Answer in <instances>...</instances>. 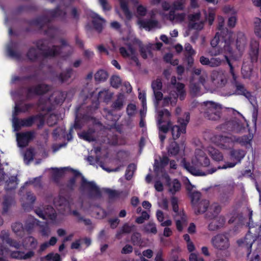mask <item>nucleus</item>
<instances>
[{
    "instance_id": "1",
    "label": "nucleus",
    "mask_w": 261,
    "mask_h": 261,
    "mask_svg": "<svg viewBox=\"0 0 261 261\" xmlns=\"http://www.w3.org/2000/svg\"><path fill=\"white\" fill-rule=\"evenodd\" d=\"M162 86L161 80L159 79L153 81L151 84V87L155 98L154 106L158 113L156 121L161 146L163 145V109L160 108V102L163 98V94L160 90L162 89Z\"/></svg>"
},
{
    "instance_id": "2",
    "label": "nucleus",
    "mask_w": 261,
    "mask_h": 261,
    "mask_svg": "<svg viewBox=\"0 0 261 261\" xmlns=\"http://www.w3.org/2000/svg\"><path fill=\"white\" fill-rule=\"evenodd\" d=\"M74 174L75 179L78 176H81V181L79 187V191L82 194H86L90 199H98L102 197V192L100 188L94 181H88L77 170L71 169Z\"/></svg>"
},
{
    "instance_id": "3",
    "label": "nucleus",
    "mask_w": 261,
    "mask_h": 261,
    "mask_svg": "<svg viewBox=\"0 0 261 261\" xmlns=\"http://www.w3.org/2000/svg\"><path fill=\"white\" fill-rule=\"evenodd\" d=\"M171 115L170 113L167 110L164 109V118H168ZM190 120V113L186 112L184 117H180L178 119V122L180 125H172L170 120L166 121L164 120V134L168 132H171L172 138L174 140L177 139L181 134H185L186 132V126Z\"/></svg>"
},
{
    "instance_id": "4",
    "label": "nucleus",
    "mask_w": 261,
    "mask_h": 261,
    "mask_svg": "<svg viewBox=\"0 0 261 261\" xmlns=\"http://www.w3.org/2000/svg\"><path fill=\"white\" fill-rule=\"evenodd\" d=\"M166 92L168 95L164 96V106L169 103L174 105L176 103L178 97L180 100H182L186 95L185 85L177 83L175 76L172 77L170 84L167 86Z\"/></svg>"
},
{
    "instance_id": "5",
    "label": "nucleus",
    "mask_w": 261,
    "mask_h": 261,
    "mask_svg": "<svg viewBox=\"0 0 261 261\" xmlns=\"http://www.w3.org/2000/svg\"><path fill=\"white\" fill-rule=\"evenodd\" d=\"M60 49L59 46L54 45L46 50L39 52L35 47L31 46L28 49L25 56L30 62H39L40 66H42L43 59L56 57L60 53Z\"/></svg>"
},
{
    "instance_id": "6",
    "label": "nucleus",
    "mask_w": 261,
    "mask_h": 261,
    "mask_svg": "<svg viewBox=\"0 0 261 261\" xmlns=\"http://www.w3.org/2000/svg\"><path fill=\"white\" fill-rule=\"evenodd\" d=\"M181 187V183L178 179H172L168 174L164 173V190L170 197L173 210L176 213H178V200L175 194L180 191Z\"/></svg>"
},
{
    "instance_id": "7",
    "label": "nucleus",
    "mask_w": 261,
    "mask_h": 261,
    "mask_svg": "<svg viewBox=\"0 0 261 261\" xmlns=\"http://www.w3.org/2000/svg\"><path fill=\"white\" fill-rule=\"evenodd\" d=\"M45 115L42 113H39L36 115H31L26 118L19 119L14 118L13 119V126L15 130H19L21 127H29L32 126L36 122L37 127L41 129L45 124Z\"/></svg>"
},
{
    "instance_id": "8",
    "label": "nucleus",
    "mask_w": 261,
    "mask_h": 261,
    "mask_svg": "<svg viewBox=\"0 0 261 261\" xmlns=\"http://www.w3.org/2000/svg\"><path fill=\"white\" fill-rule=\"evenodd\" d=\"M202 106L205 118L215 121L220 119L222 111L221 105L212 101H206L203 102Z\"/></svg>"
},
{
    "instance_id": "9",
    "label": "nucleus",
    "mask_w": 261,
    "mask_h": 261,
    "mask_svg": "<svg viewBox=\"0 0 261 261\" xmlns=\"http://www.w3.org/2000/svg\"><path fill=\"white\" fill-rule=\"evenodd\" d=\"M51 87L45 83H40L24 88V96L27 100H31L36 96H42L47 93Z\"/></svg>"
},
{
    "instance_id": "10",
    "label": "nucleus",
    "mask_w": 261,
    "mask_h": 261,
    "mask_svg": "<svg viewBox=\"0 0 261 261\" xmlns=\"http://www.w3.org/2000/svg\"><path fill=\"white\" fill-rule=\"evenodd\" d=\"M50 100V98L44 99L40 98L38 99L36 103L30 102L26 103L21 106L22 113H26L29 112L31 109L34 107L36 105L38 108H39V113L40 112H47L49 113L53 111L54 109L53 105L50 104L49 106L47 105V102Z\"/></svg>"
},
{
    "instance_id": "11",
    "label": "nucleus",
    "mask_w": 261,
    "mask_h": 261,
    "mask_svg": "<svg viewBox=\"0 0 261 261\" xmlns=\"http://www.w3.org/2000/svg\"><path fill=\"white\" fill-rule=\"evenodd\" d=\"M222 41L220 45L222 54L224 55V58L225 56H232L233 54V50L231 46V42L232 38V33L228 30H224L222 32Z\"/></svg>"
},
{
    "instance_id": "12",
    "label": "nucleus",
    "mask_w": 261,
    "mask_h": 261,
    "mask_svg": "<svg viewBox=\"0 0 261 261\" xmlns=\"http://www.w3.org/2000/svg\"><path fill=\"white\" fill-rule=\"evenodd\" d=\"M125 45L127 47V49L123 46L119 48V53L121 56L124 58H130L133 61L137 66L140 65L139 59L137 57L135 48L132 44L130 42L125 43Z\"/></svg>"
},
{
    "instance_id": "13",
    "label": "nucleus",
    "mask_w": 261,
    "mask_h": 261,
    "mask_svg": "<svg viewBox=\"0 0 261 261\" xmlns=\"http://www.w3.org/2000/svg\"><path fill=\"white\" fill-rule=\"evenodd\" d=\"M35 133L33 130L18 133L16 135L17 144L20 147L27 146L31 141L35 138Z\"/></svg>"
},
{
    "instance_id": "14",
    "label": "nucleus",
    "mask_w": 261,
    "mask_h": 261,
    "mask_svg": "<svg viewBox=\"0 0 261 261\" xmlns=\"http://www.w3.org/2000/svg\"><path fill=\"white\" fill-rule=\"evenodd\" d=\"M212 243L214 247L221 250L227 249L230 246L228 238L223 234H218L212 239Z\"/></svg>"
},
{
    "instance_id": "15",
    "label": "nucleus",
    "mask_w": 261,
    "mask_h": 261,
    "mask_svg": "<svg viewBox=\"0 0 261 261\" xmlns=\"http://www.w3.org/2000/svg\"><path fill=\"white\" fill-rule=\"evenodd\" d=\"M192 163L196 166L207 167L210 164V161L203 150L196 149L195 151V158L192 160Z\"/></svg>"
},
{
    "instance_id": "16",
    "label": "nucleus",
    "mask_w": 261,
    "mask_h": 261,
    "mask_svg": "<svg viewBox=\"0 0 261 261\" xmlns=\"http://www.w3.org/2000/svg\"><path fill=\"white\" fill-rule=\"evenodd\" d=\"M231 83L233 86L236 88V92L238 94L244 95L250 101L254 99V97L251 92L247 90L244 85L238 80V77L232 80Z\"/></svg>"
},
{
    "instance_id": "17",
    "label": "nucleus",
    "mask_w": 261,
    "mask_h": 261,
    "mask_svg": "<svg viewBox=\"0 0 261 261\" xmlns=\"http://www.w3.org/2000/svg\"><path fill=\"white\" fill-rule=\"evenodd\" d=\"M211 80L217 87H223L227 82V76L222 71H213Z\"/></svg>"
},
{
    "instance_id": "18",
    "label": "nucleus",
    "mask_w": 261,
    "mask_h": 261,
    "mask_svg": "<svg viewBox=\"0 0 261 261\" xmlns=\"http://www.w3.org/2000/svg\"><path fill=\"white\" fill-rule=\"evenodd\" d=\"M223 128L234 133H240L242 129H244L242 124L238 120L226 122L223 124Z\"/></svg>"
},
{
    "instance_id": "19",
    "label": "nucleus",
    "mask_w": 261,
    "mask_h": 261,
    "mask_svg": "<svg viewBox=\"0 0 261 261\" xmlns=\"http://www.w3.org/2000/svg\"><path fill=\"white\" fill-rule=\"evenodd\" d=\"M184 167L192 174L196 176H204L207 174H211L217 171V169L215 167L211 168L210 169L206 170L205 172H203L194 166L191 165L189 163H184Z\"/></svg>"
},
{
    "instance_id": "20",
    "label": "nucleus",
    "mask_w": 261,
    "mask_h": 261,
    "mask_svg": "<svg viewBox=\"0 0 261 261\" xmlns=\"http://www.w3.org/2000/svg\"><path fill=\"white\" fill-rule=\"evenodd\" d=\"M163 44L161 42H157L153 44H149L146 46H140V53L141 56L144 59H146L147 58V54L149 55H152L151 50L155 49L159 50L161 49Z\"/></svg>"
},
{
    "instance_id": "21",
    "label": "nucleus",
    "mask_w": 261,
    "mask_h": 261,
    "mask_svg": "<svg viewBox=\"0 0 261 261\" xmlns=\"http://www.w3.org/2000/svg\"><path fill=\"white\" fill-rule=\"evenodd\" d=\"M158 21L151 19L138 18L137 24L141 29H143L146 31H150L153 29L158 28Z\"/></svg>"
},
{
    "instance_id": "22",
    "label": "nucleus",
    "mask_w": 261,
    "mask_h": 261,
    "mask_svg": "<svg viewBox=\"0 0 261 261\" xmlns=\"http://www.w3.org/2000/svg\"><path fill=\"white\" fill-rule=\"evenodd\" d=\"M51 21V18L48 16L41 15L36 18L28 20L27 23L30 25L38 27L41 29L45 25L50 23Z\"/></svg>"
},
{
    "instance_id": "23",
    "label": "nucleus",
    "mask_w": 261,
    "mask_h": 261,
    "mask_svg": "<svg viewBox=\"0 0 261 261\" xmlns=\"http://www.w3.org/2000/svg\"><path fill=\"white\" fill-rule=\"evenodd\" d=\"M51 21V18L48 16L41 15L36 18L28 20L27 23L30 25L38 27L41 29L45 25L50 23Z\"/></svg>"
},
{
    "instance_id": "24",
    "label": "nucleus",
    "mask_w": 261,
    "mask_h": 261,
    "mask_svg": "<svg viewBox=\"0 0 261 261\" xmlns=\"http://www.w3.org/2000/svg\"><path fill=\"white\" fill-rule=\"evenodd\" d=\"M154 177L158 180L163 178V156L159 157V160L154 159L153 164Z\"/></svg>"
},
{
    "instance_id": "25",
    "label": "nucleus",
    "mask_w": 261,
    "mask_h": 261,
    "mask_svg": "<svg viewBox=\"0 0 261 261\" xmlns=\"http://www.w3.org/2000/svg\"><path fill=\"white\" fill-rule=\"evenodd\" d=\"M47 14L50 16L51 18L59 17L62 21H65L66 19L67 12L65 10L61 9L60 5H57L54 9L48 10Z\"/></svg>"
},
{
    "instance_id": "26",
    "label": "nucleus",
    "mask_w": 261,
    "mask_h": 261,
    "mask_svg": "<svg viewBox=\"0 0 261 261\" xmlns=\"http://www.w3.org/2000/svg\"><path fill=\"white\" fill-rule=\"evenodd\" d=\"M39 222L40 221L34 217H29L24 221L23 225L24 231L27 232L28 234H31L33 232L34 228L36 226L39 225Z\"/></svg>"
},
{
    "instance_id": "27",
    "label": "nucleus",
    "mask_w": 261,
    "mask_h": 261,
    "mask_svg": "<svg viewBox=\"0 0 261 261\" xmlns=\"http://www.w3.org/2000/svg\"><path fill=\"white\" fill-rule=\"evenodd\" d=\"M164 17L172 22H182L185 19V13H175L174 10H170L168 14H164Z\"/></svg>"
},
{
    "instance_id": "28",
    "label": "nucleus",
    "mask_w": 261,
    "mask_h": 261,
    "mask_svg": "<svg viewBox=\"0 0 261 261\" xmlns=\"http://www.w3.org/2000/svg\"><path fill=\"white\" fill-rule=\"evenodd\" d=\"M221 211V207L219 204L216 203H213L208 207L205 215V217L207 219L215 218Z\"/></svg>"
},
{
    "instance_id": "29",
    "label": "nucleus",
    "mask_w": 261,
    "mask_h": 261,
    "mask_svg": "<svg viewBox=\"0 0 261 261\" xmlns=\"http://www.w3.org/2000/svg\"><path fill=\"white\" fill-rule=\"evenodd\" d=\"M91 17L92 18V23L94 29L99 33L103 30V25L105 23V20L96 13H93Z\"/></svg>"
},
{
    "instance_id": "30",
    "label": "nucleus",
    "mask_w": 261,
    "mask_h": 261,
    "mask_svg": "<svg viewBox=\"0 0 261 261\" xmlns=\"http://www.w3.org/2000/svg\"><path fill=\"white\" fill-rule=\"evenodd\" d=\"M212 221L208 225V229L210 231H215L222 227L225 224V220L223 216H220L212 219Z\"/></svg>"
},
{
    "instance_id": "31",
    "label": "nucleus",
    "mask_w": 261,
    "mask_h": 261,
    "mask_svg": "<svg viewBox=\"0 0 261 261\" xmlns=\"http://www.w3.org/2000/svg\"><path fill=\"white\" fill-rule=\"evenodd\" d=\"M247 45V39L245 34L242 32L237 34L236 39V47L240 52H243Z\"/></svg>"
},
{
    "instance_id": "32",
    "label": "nucleus",
    "mask_w": 261,
    "mask_h": 261,
    "mask_svg": "<svg viewBox=\"0 0 261 261\" xmlns=\"http://www.w3.org/2000/svg\"><path fill=\"white\" fill-rule=\"evenodd\" d=\"M189 89L191 95L193 97L201 95V87L199 83L195 81L193 76L190 79Z\"/></svg>"
},
{
    "instance_id": "33",
    "label": "nucleus",
    "mask_w": 261,
    "mask_h": 261,
    "mask_svg": "<svg viewBox=\"0 0 261 261\" xmlns=\"http://www.w3.org/2000/svg\"><path fill=\"white\" fill-rule=\"evenodd\" d=\"M259 46V43L255 40H252L250 42V51L249 55L252 62H256L257 60Z\"/></svg>"
},
{
    "instance_id": "34",
    "label": "nucleus",
    "mask_w": 261,
    "mask_h": 261,
    "mask_svg": "<svg viewBox=\"0 0 261 261\" xmlns=\"http://www.w3.org/2000/svg\"><path fill=\"white\" fill-rule=\"evenodd\" d=\"M26 199L28 202L23 203L22 206L25 211H30L33 208V205L36 198L33 193L29 191L26 193Z\"/></svg>"
},
{
    "instance_id": "35",
    "label": "nucleus",
    "mask_w": 261,
    "mask_h": 261,
    "mask_svg": "<svg viewBox=\"0 0 261 261\" xmlns=\"http://www.w3.org/2000/svg\"><path fill=\"white\" fill-rule=\"evenodd\" d=\"M209 201L206 199H203L199 201L196 205L193 207L195 213L196 215L201 213H206L208 208Z\"/></svg>"
},
{
    "instance_id": "36",
    "label": "nucleus",
    "mask_w": 261,
    "mask_h": 261,
    "mask_svg": "<svg viewBox=\"0 0 261 261\" xmlns=\"http://www.w3.org/2000/svg\"><path fill=\"white\" fill-rule=\"evenodd\" d=\"M95 130L93 128H89L87 131H83L81 134L80 137L83 140L89 142H93L96 140L94 136Z\"/></svg>"
},
{
    "instance_id": "37",
    "label": "nucleus",
    "mask_w": 261,
    "mask_h": 261,
    "mask_svg": "<svg viewBox=\"0 0 261 261\" xmlns=\"http://www.w3.org/2000/svg\"><path fill=\"white\" fill-rule=\"evenodd\" d=\"M73 69L71 68H66L64 71L59 73L58 76L59 81L61 83L67 82L72 76Z\"/></svg>"
},
{
    "instance_id": "38",
    "label": "nucleus",
    "mask_w": 261,
    "mask_h": 261,
    "mask_svg": "<svg viewBox=\"0 0 261 261\" xmlns=\"http://www.w3.org/2000/svg\"><path fill=\"white\" fill-rule=\"evenodd\" d=\"M50 209L53 212L49 214H47L46 213L44 214L40 209L36 210L35 212L40 218H42L44 220H46L47 218H48L51 220H55L57 217L56 213L55 212V210L53 207L50 206Z\"/></svg>"
},
{
    "instance_id": "39",
    "label": "nucleus",
    "mask_w": 261,
    "mask_h": 261,
    "mask_svg": "<svg viewBox=\"0 0 261 261\" xmlns=\"http://www.w3.org/2000/svg\"><path fill=\"white\" fill-rule=\"evenodd\" d=\"M252 67L251 64L248 62H244L243 64L241 72L244 79L250 78L252 74Z\"/></svg>"
},
{
    "instance_id": "40",
    "label": "nucleus",
    "mask_w": 261,
    "mask_h": 261,
    "mask_svg": "<svg viewBox=\"0 0 261 261\" xmlns=\"http://www.w3.org/2000/svg\"><path fill=\"white\" fill-rule=\"evenodd\" d=\"M176 220V225L178 231H181L183 229V226L187 225V218L185 215L180 214L175 217Z\"/></svg>"
},
{
    "instance_id": "41",
    "label": "nucleus",
    "mask_w": 261,
    "mask_h": 261,
    "mask_svg": "<svg viewBox=\"0 0 261 261\" xmlns=\"http://www.w3.org/2000/svg\"><path fill=\"white\" fill-rule=\"evenodd\" d=\"M24 246L32 249H35L38 245L37 240L32 236L25 238L23 240Z\"/></svg>"
},
{
    "instance_id": "42",
    "label": "nucleus",
    "mask_w": 261,
    "mask_h": 261,
    "mask_svg": "<svg viewBox=\"0 0 261 261\" xmlns=\"http://www.w3.org/2000/svg\"><path fill=\"white\" fill-rule=\"evenodd\" d=\"M136 228L135 225H128V223H126L123 224L121 229L118 231L116 237L117 239H120L121 236L123 233H129Z\"/></svg>"
},
{
    "instance_id": "43",
    "label": "nucleus",
    "mask_w": 261,
    "mask_h": 261,
    "mask_svg": "<svg viewBox=\"0 0 261 261\" xmlns=\"http://www.w3.org/2000/svg\"><path fill=\"white\" fill-rule=\"evenodd\" d=\"M60 42L61 44V45H58V46H59L60 48H61V49L60 50V53L59 54H58L57 55V56H59L62 54V50L63 49V47H65V46L68 47V49L67 53L65 55H63L62 57H68L69 56H70L73 53V47L71 45H70L68 43V42L66 41V40L64 39H61L60 40Z\"/></svg>"
},
{
    "instance_id": "44",
    "label": "nucleus",
    "mask_w": 261,
    "mask_h": 261,
    "mask_svg": "<svg viewBox=\"0 0 261 261\" xmlns=\"http://www.w3.org/2000/svg\"><path fill=\"white\" fill-rule=\"evenodd\" d=\"M230 154L233 160H236V162L238 164L245 156V152L244 150L240 149L232 150L230 152Z\"/></svg>"
},
{
    "instance_id": "45",
    "label": "nucleus",
    "mask_w": 261,
    "mask_h": 261,
    "mask_svg": "<svg viewBox=\"0 0 261 261\" xmlns=\"http://www.w3.org/2000/svg\"><path fill=\"white\" fill-rule=\"evenodd\" d=\"M18 185L16 176H12L6 182L5 190L7 191H11L16 188Z\"/></svg>"
},
{
    "instance_id": "46",
    "label": "nucleus",
    "mask_w": 261,
    "mask_h": 261,
    "mask_svg": "<svg viewBox=\"0 0 261 261\" xmlns=\"http://www.w3.org/2000/svg\"><path fill=\"white\" fill-rule=\"evenodd\" d=\"M249 231L248 233H247L244 238L245 241L246 243V248L247 249L248 252V255L250 254L251 252V248L252 247V244L254 243L255 241V237L252 235L251 233L250 230V226H249Z\"/></svg>"
},
{
    "instance_id": "47",
    "label": "nucleus",
    "mask_w": 261,
    "mask_h": 261,
    "mask_svg": "<svg viewBox=\"0 0 261 261\" xmlns=\"http://www.w3.org/2000/svg\"><path fill=\"white\" fill-rule=\"evenodd\" d=\"M124 105L123 97L121 95L118 96L117 99L112 103L111 108L114 110L120 111Z\"/></svg>"
},
{
    "instance_id": "48",
    "label": "nucleus",
    "mask_w": 261,
    "mask_h": 261,
    "mask_svg": "<svg viewBox=\"0 0 261 261\" xmlns=\"http://www.w3.org/2000/svg\"><path fill=\"white\" fill-rule=\"evenodd\" d=\"M208 151L211 156L214 160L217 162H220L223 160V154L218 150L213 148H210Z\"/></svg>"
},
{
    "instance_id": "49",
    "label": "nucleus",
    "mask_w": 261,
    "mask_h": 261,
    "mask_svg": "<svg viewBox=\"0 0 261 261\" xmlns=\"http://www.w3.org/2000/svg\"><path fill=\"white\" fill-rule=\"evenodd\" d=\"M220 140L223 145L226 146V147H229L230 145L236 143V136H221Z\"/></svg>"
},
{
    "instance_id": "50",
    "label": "nucleus",
    "mask_w": 261,
    "mask_h": 261,
    "mask_svg": "<svg viewBox=\"0 0 261 261\" xmlns=\"http://www.w3.org/2000/svg\"><path fill=\"white\" fill-rule=\"evenodd\" d=\"M252 138V136L250 134L242 137H238L236 136V143H239L241 145H246L250 143Z\"/></svg>"
},
{
    "instance_id": "51",
    "label": "nucleus",
    "mask_w": 261,
    "mask_h": 261,
    "mask_svg": "<svg viewBox=\"0 0 261 261\" xmlns=\"http://www.w3.org/2000/svg\"><path fill=\"white\" fill-rule=\"evenodd\" d=\"M13 231L17 236H21L24 232L23 224L20 222H15L12 225Z\"/></svg>"
},
{
    "instance_id": "52",
    "label": "nucleus",
    "mask_w": 261,
    "mask_h": 261,
    "mask_svg": "<svg viewBox=\"0 0 261 261\" xmlns=\"http://www.w3.org/2000/svg\"><path fill=\"white\" fill-rule=\"evenodd\" d=\"M103 191L108 195L110 199H114L119 198L122 192H120L115 190H112L110 188H104Z\"/></svg>"
},
{
    "instance_id": "53",
    "label": "nucleus",
    "mask_w": 261,
    "mask_h": 261,
    "mask_svg": "<svg viewBox=\"0 0 261 261\" xmlns=\"http://www.w3.org/2000/svg\"><path fill=\"white\" fill-rule=\"evenodd\" d=\"M179 151L178 144L174 141H172L168 147V152L169 155H176Z\"/></svg>"
},
{
    "instance_id": "54",
    "label": "nucleus",
    "mask_w": 261,
    "mask_h": 261,
    "mask_svg": "<svg viewBox=\"0 0 261 261\" xmlns=\"http://www.w3.org/2000/svg\"><path fill=\"white\" fill-rule=\"evenodd\" d=\"M108 77L107 71L103 69L97 71L95 74V80L98 82H104L107 80Z\"/></svg>"
},
{
    "instance_id": "55",
    "label": "nucleus",
    "mask_w": 261,
    "mask_h": 261,
    "mask_svg": "<svg viewBox=\"0 0 261 261\" xmlns=\"http://www.w3.org/2000/svg\"><path fill=\"white\" fill-rule=\"evenodd\" d=\"M136 165L134 163L129 164L126 168L125 173L126 179L129 180L132 178L134 173L136 170Z\"/></svg>"
},
{
    "instance_id": "56",
    "label": "nucleus",
    "mask_w": 261,
    "mask_h": 261,
    "mask_svg": "<svg viewBox=\"0 0 261 261\" xmlns=\"http://www.w3.org/2000/svg\"><path fill=\"white\" fill-rule=\"evenodd\" d=\"M144 231L147 233L156 234L157 233V229L154 223L152 222H149L146 224L144 225Z\"/></svg>"
},
{
    "instance_id": "57",
    "label": "nucleus",
    "mask_w": 261,
    "mask_h": 261,
    "mask_svg": "<svg viewBox=\"0 0 261 261\" xmlns=\"http://www.w3.org/2000/svg\"><path fill=\"white\" fill-rule=\"evenodd\" d=\"M14 201L13 197L10 196H5L3 202V213L8 212L9 207Z\"/></svg>"
},
{
    "instance_id": "58",
    "label": "nucleus",
    "mask_w": 261,
    "mask_h": 261,
    "mask_svg": "<svg viewBox=\"0 0 261 261\" xmlns=\"http://www.w3.org/2000/svg\"><path fill=\"white\" fill-rule=\"evenodd\" d=\"M131 242L134 246H141L142 244L141 235L138 232H134L131 236Z\"/></svg>"
},
{
    "instance_id": "59",
    "label": "nucleus",
    "mask_w": 261,
    "mask_h": 261,
    "mask_svg": "<svg viewBox=\"0 0 261 261\" xmlns=\"http://www.w3.org/2000/svg\"><path fill=\"white\" fill-rule=\"evenodd\" d=\"M72 214H73V215H74L77 218L79 222L83 221L85 225L86 226L91 225L92 222L91 220L90 219L84 218V217L81 215V214L77 211L73 210L72 212Z\"/></svg>"
},
{
    "instance_id": "60",
    "label": "nucleus",
    "mask_w": 261,
    "mask_h": 261,
    "mask_svg": "<svg viewBox=\"0 0 261 261\" xmlns=\"http://www.w3.org/2000/svg\"><path fill=\"white\" fill-rule=\"evenodd\" d=\"M189 196L191 198V203L193 205V206H194V205H196L199 202V200L201 197V193L197 191H193L191 193Z\"/></svg>"
},
{
    "instance_id": "61",
    "label": "nucleus",
    "mask_w": 261,
    "mask_h": 261,
    "mask_svg": "<svg viewBox=\"0 0 261 261\" xmlns=\"http://www.w3.org/2000/svg\"><path fill=\"white\" fill-rule=\"evenodd\" d=\"M64 169H55V171L53 173L52 175V179L53 181L56 183L59 182L60 178L63 176L64 174Z\"/></svg>"
},
{
    "instance_id": "62",
    "label": "nucleus",
    "mask_w": 261,
    "mask_h": 261,
    "mask_svg": "<svg viewBox=\"0 0 261 261\" xmlns=\"http://www.w3.org/2000/svg\"><path fill=\"white\" fill-rule=\"evenodd\" d=\"M7 51L9 57L16 59H20L21 54L20 52L13 49L12 46H8L7 48Z\"/></svg>"
},
{
    "instance_id": "63",
    "label": "nucleus",
    "mask_w": 261,
    "mask_h": 261,
    "mask_svg": "<svg viewBox=\"0 0 261 261\" xmlns=\"http://www.w3.org/2000/svg\"><path fill=\"white\" fill-rule=\"evenodd\" d=\"M110 83L113 88H118L121 84V80L118 75H113L111 77Z\"/></svg>"
},
{
    "instance_id": "64",
    "label": "nucleus",
    "mask_w": 261,
    "mask_h": 261,
    "mask_svg": "<svg viewBox=\"0 0 261 261\" xmlns=\"http://www.w3.org/2000/svg\"><path fill=\"white\" fill-rule=\"evenodd\" d=\"M254 23V32L257 36L261 38V19L255 18Z\"/></svg>"
}]
</instances>
